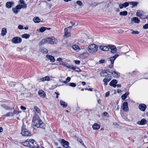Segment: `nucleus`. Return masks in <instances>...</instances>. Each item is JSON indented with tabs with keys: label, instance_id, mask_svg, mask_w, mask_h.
I'll return each instance as SVG.
<instances>
[{
	"label": "nucleus",
	"instance_id": "51",
	"mask_svg": "<svg viewBox=\"0 0 148 148\" xmlns=\"http://www.w3.org/2000/svg\"><path fill=\"white\" fill-rule=\"evenodd\" d=\"M131 31H132L131 33L133 34H139L138 32L137 31H134L133 29H132Z\"/></svg>",
	"mask_w": 148,
	"mask_h": 148
},
{
	"label": "nucleus",
	"instance_id": "16",
	"mask_svg": "<svg viewBox=\"0 0 148 148\" xmlns=\"http://www.w3.org/2000/svg\"><path fill=\"white\" fill-rule=\"evenodd\" d=\"M89 56V54L88 52H84L83 53L80 54L79 55L80 58L82 59L85 58H86L88 57Z\"/></svg>",
	"mask_w": 148,
	"mask_h": 148
},
{
	"label": "nucleus",
	"instance_id": "24",
	"mask_svg": "<svg viewBox=\"0 0 148 148\" xmlns=\"http://www.w3.org/2000/svg\"><path fill=\"white\" fill-rule=\"evenodd\" d=\"M47 43V39H42L39 43V45L40 46L43 45Z\"/></svg>",
	"mask_w": 148,
	"mask_h": 148
},
{
	"label": "nucleus",
	"instance_id": "38",
	"mask_svg": "<svg viewBox=\"0 0 148 148\" xmlns=\"http://www.w3.org/2000/svg\"><path fill=\"white\" fill-rule=\"evenodd\" d=\"M60 64L63 65L64 66L68 68L70 67V64L66 62H63L62 63Z\"/></svg>",
	"mask_w": 148,
	"mask_h": 148
},
{
	"label": "nucleus",
	"instance_id": "52",
	"mask_svg": "<svg viewBox=\"0 0 148 148\" xmlns=\"http://www.w3.org/2000/svg\"><path fill=\"white\" fill-rule=\"evenodd\" d=\"M103 115L104 116L108 117L109 116V114L107 112H105L103 113Z\"/></svg>",
	"mask_w": 148,
	"mask_h": 148
},
{
	"label": "nucleus",
	"instance_id": "34",
	"mask_svg": "<svg viewBox=\"0 0 148 148\" xmlns=\"http://www.w3.org/2000/svg\"><path fill=\"white\" fill-rule=\"evenodd\" d=\"M138 3V2L132 1L129 2V4H130V5H132V8L137 6Z\"/></svg>",
	"mask_w": 148,
	"mask_h": 148
},
{
	"label": "nucleus",
	"instance_id": "40",
	"mask_svg": "<svg viewBox=\"0 0 148 148\" xmlns=\"http://www.w3.org/2000/svg\"><path fill=\"white\" fill-rule=\"evenodd\" d=\"M93 46H94V47H93V52H96L98 50V46L94 44H93Z\"/></svg>",
	"mask_w": 148,
	"mask_h": 148
},
{
	"label": "nucleus",
	"instance_id": "41",
	"mask_svg": "<svg viewBox=\"0 0 148 148\" xmlns=\"http://www.w3.org/2000/svg\"><path fill=\"white\" fill-rule=\"evenodd\" d=\"M47 43L51 44H53L52 43V37L51 38H47Z\"/></svg>",
	"mask_w": 148,
	"mask_h": 148
},
{
	"label": "nucleus",
	"instance_id": "53",
	"mask_svg": "<svg viewBox=\"0 0 148 148\" xmlns=\"http://www.w3.org/2000/svg\"><path fill=\"white\" fill-rule=\"evenodd\" d=\"M76 3L79 6H81L82 3V2L80 1H78L76 2Z\"/></svg>",
	"mask_w": 148,
	"mask_h": 148
},
{
	"label": "nucleus",
	"instance_id": "29",
	"mask_svg": "<svg viewBox=\"0 0 148 148\" xmlns=\"http://www.w3.org/2000/svg\"><path fill=\"white\" fill-rule=\"evenodd\" d=\"M131 21H134L135 23H138L140 22V20L137 17H134L132 18Z\"/></svg>",
	"mask_w": 148,
	"mask_h": 148
},
{
	"label": "nucleus",
	"instance_id": "4",
	"mask_svg": "<svg viewBox=\"0 0 148 148\" xmlns=\"http://www.w3.org/2000/svg\"><path fill=\"white\" fill-rule=\"evenodd\" d=\"M41 121L38 116H34L32 119V123L35 126L37 127V124L40 123V121Z\"/></svg>",
	"mask_w": 148,
	"mask_h": 148
},
{
	"label": "nucleus",
	"instance_id": "20",
	"mask_svg": "<svg viewBox=\"0 0 148 148\" xmlns=\"http://www.w3.org/2000/svg\"><path fill=\"white\" fill-rule=\"evenodd\" d=\"M64 36L66 37V38H68L71 36V34L70 33L68 32V29L67 28L64 29Z\"/></svg>",
	"mask_w": 148,
	"mask_h": 148
},
{
	"label": "nucleus",
	"instance_id": "32",
	"mask_svg": "<svg viewBox=\"0 0 148 148\" xmlns=\"http://www.w3.org/2000/svg\"><path fill=\"white\" fill-rule=\"evenodd\" d=\"M100 128V125H99L97 123H95L93 124V129L95 130H97L99 129Z\"/></svg>",
	"mask_w": 148,
	"mask_h": 148
},
{
	"label": "nucleus",
	"instance_id": "48",
	"mask_svg": "<svg viewBox=\"0 0 148 148\" xmlns=\"http://www.w3.org/2000/svg\"><path fill=\"white\" fill-rule=\"evenodd\" d=\"M20 112H21L20 111H16V110H14V111L13 112H12V113L13 114V116H14V114H18L19 113H20Z\"/></svg>",
	"mask_w": 148,
	"mask_h": 148
},
{
	"label": "nucleus",
	"instance_id": "49",
	"mask_svg": "<svg viewBox=\"0 0 148 148\" xmlns=\"http://www.w3.org/2000/svg\"><path fill=\"white\" fill-rule=\"evenodd\" d=\"M69 85L71 87H76V84L74 83H70L69 84Z\"/></svg>",
	"mask_w": 148,
	"mask_h": 148
},
{
	"label": "nucleus",
	"instance_id": "62",
	"mask_svg": "<svg viewBox=\"0 0 148 148\" xmlns=\"http://www.w3.org/2000/svg\"><path fill=\"white\" fill-rule=\"evenodd\" d=\"M110 92L109 91L106 92L105 94V97H108L110 95Z\"/></svg>",
	"mask_w": 148,
	"mask_h": 148
},
{
	"label": "nucleus",
	"instance_id": "5",
	"mask_svg": "<svg viewBox=\"0 0 148 148\" xmlns=\"http://www.w3.org/2000/svg\"><path fill=\"white\" fill-rule=\"evenodd\" d=\"M60 143L65 148H70L69 146V143L64 139H62Z\"/></svg>",
	"mask_w": 148,
	"mask_h": 148
},
{
	"label": "nucleus",
	"instance_id": "9",
	"mask_svg": "<svg viewBox=\"0 0 148 148\" xmlns=\"http://www.w3.org/2000/svg\"><path fill=\"white\" fill-rule=\"evenodd\" d=\"M111 50L110 52L112 54L116 53L117 51V49L116 47L113 45H110L109 49Z\"/></svg>",
	"mask_w": 148,
	"mask_h": 148
},
{
	"label": "nucleus",
	"instance_id": "19",
	"mask_svg": "<svg viewBox=\"0 0 148 148\" xmlns=\"http://www.w3.org/2000/svg\"><path fill=\"white\" fill-rule=\"evenodd\" d=\"M37 128L40 127L43 129L45 128V124L41 121H40V123L39 124H37Z\"/></svg>",
	"mask_w": 148,
	"mask_h": 148
},
{
	"label": "nucleus",
	"instance_id": "7",
	"mask_svg": "<svg viewBox=\"0 0 148 148\" xmlns=\"http://www.w3.org/2000/svg\"><path fill=\"white\" fill-rule=\"evenodd\" d=\"M12 42L14 44H17L21 43L22 42V39L18 37L13 38L12 40Z\"/></svg>",
	"mask_w": 148,
	"mask_h": 148
},
{
	"label": "nucleus",
	"instance_id": "8",
	"mask_svg": "<svg viewBox=\"0 0 148 148\" xmlns=\"http://www.w3.org/2000/svg\"><path fill=\"white\" fill-rule=\"evenodd\" d=\"M103 79V82H104V85L105 86H106L108 84V83L112 79V77L110 75H107Z\"/></svg>",
	"mask_w": 148,
	"mask_h": 148
},
{
	"label": "nucleus",
	"instance_id": "14",
	"mask_svg": "<svg viewBox=\"0 0 148 148\" xmlns=\"http://www.w3.org/2000/svg\"><path fill=\"white\" fill-rule=\"evenodd\" d=\"M129 5V2H125L122 4H120L119 5V7L120 9H122L123 8H125Z\"/></svg>",
	"mask_w": 148,
	"mask_h": 148
},
{
	"label": "nucleus",
	"instance_id": "12",
	"mask_svg": "<svg viewBox=\"0 0 148 148\" xmlns=\"http://www.w3.org/2000/svg\"><path fill=\"white\" fill-rule=\"evenodd\" d=\"M146 108L147 106L144 103L140 104L138 106L139 109L142 111H144Z\"/></svg>",
	"mask_w": 148,
	"mask_h": 148
},
{
	"label": "nucleus",
	"instance_id": "25",
	"mask_svg": "<svg viewBox=\"0 0 148 148\" xmlns=\"http://www.w3.org/2000/svg\"><path fill=\"white\" fill-rule=\"evenodd\" d=\"M22 144L25 146L29 148H30L31 146L29 143V142L27 140L24 142H23Z\"/></svg>",
	"mask_w": 148,
	"mask_h": 148
},
{
	"label": "nucleus",
	"instance_id": "58",
	"mask_svg": "<svg viewBox=\"0 0 148 148\" xmlns=\"http://www.w3.org/2000/svg\"><path fill=\"white\" fill-rule=\"evenodd\" d=\"M30 148H40V147H39L38 145V146L35 145L34 146H33L31 145V146L30 147Z\"/></svg>",
	"mask_w": 148,
	"mask_h": 148
},
{
	"label": "nucleus",
	"instance_id": "42",
	"mask_svg": "<svg viewBox=\"0 0 148 148\" xmlns=\"http://www.w3.org/2000/svg\"><path fill=\"white\" fill-rule=\"evenodd\" d=\"M2 107L6 110H9L11 109V108L5 104L2 105Z\"/></svg>",
	"mask_w": 148,
	"mask_h": 148
},
{
	"label": "nucleus",
	"instance_id": "57",
	"mask_svg": "<svg viewBox=\"0 0 148 148\" xmlns=\"http://www.w3.org/2000/svg\"><path fill=\"white\" fill-rule=\"evenodd\" d=\"M105 62V60H103V59H101V60H100L99 61V62L100 64H102V63H104Z\"/></svg>",
	"mask_w": 148,
	"mask_h": 148
},
{
	"label": "nucleus",
	"instance_id": "11",
	"mask_svg": "<svg viewBox=\"0 0 148 148\" xmlns=\"http://www.w3.org/2000/svg\"><path fill=\"white\" fill-rule=\"evenodd\" d=\"M122 109L123 110L126 112H128L129 111L128 104L126 102H123V104Z\"/></svg>",
	"mask_w": 148,
	"mask_h": 148
},
{
	"label": "nucleus",
	"instance_id": "10",
	"mask_svg": "<svg viewBox=\"0 0 148 148\" xmlns=\"http://www.w3.org/2000/svg\"><path fill=\"white\" fill-rule=\"evenodd\" d=\"M110 45H108L107 46L102 45L100 46L99 48L101 50L103 51H107L109 49Z\"/></svg>",
	"mask_w": 148,
	"mask_h": 148
},
{
	"label": "nucleus",
	"instance_id": "36",
	"mask_svg": "<svg viewBox=\"0 0 148 148\" xmlns=\"http://www.w3.org/2000/svg\"><path fill=\"white\" fill-rule=\"evenodd\" d=\"M7 31L6 29L5 28H3L1 30V35L3 36H4L6 34Z\"/></svg>",
	"mask_w": 148,
	"mask_h": 148
},
{
	"label": "nucleus",
	"instance_id": "54",
	"mask_svg": "<svg viewBox=\"0 0 148 148\" xmlns=\"http://www.w3.org/2000/svg\"><path fill=\"white\" fill-rule=\"evenodd\" d=\"M19 2L21 4H23V5H24L25 4L27 6L26 4L24 3V1L23 0H20Z\"/></svg>",
	"mask_w": 148,
	"mask_h": 148
},
{
	"label": "nucleus",
	"instance_id": "60",
	"mask_svg": "<svg viewBox=\"0 0 148 148\" xmlns=\"http://www.w3.org/2000/svg\"><path fill=\"white\" fill-rule=\"evenodd\" d=\"M74 62L75 63L77 64H79L80 63V61L78 60H75Z\"/></svg>",
	"mask_w": 148,
	"mask_h": 148
},
{
	"label": "nucleus",
	"instance_id": "13",
	"mask_svg": "<svg viewBox=\"0 0 148 148\" xmlns=\"http://www.w3.org/2000/svg\"><path fill=\"white\" fill-rule=\"evenodd\" d=\"M117 83V81L115 79H114L112 80L110 82L109 85L111 86H112L114 88L116 87V84Z\"/></svg>",
	"mask_w": 148,
	"mask_h": 148
},
{
	"label": "nucleus",
	"instance_id": "21",
	"mask_svg": "<svg viewBox=\"0 0 148 148\" xmlns=\"http://www.w3.org/2000/svg\"><path fill=\"white\" fill-rule=\"evenodd\" d=\"M38 94L42 98H45L46 95L45 92L42 90H39L38 92Z\"/></svg>",
	"mask_w": 148,
	"mask_h": 148
},
{
	"label": "nucleus",
	"instance_id": "30",
	"mask_svg": "<svg viewBox=\"0 0 148 148\" xmlns=\"http://www.w3.org/2000/svg\"><path fill=\"white\" fill-rule=\"evenodd\" d=\"M129 94V92L128 91L126 92L124 94L122 95L121 98L122 99L125 100L127 98V96Z\"/></svg>",
	"mask_w": 148,
	"mask_h": 148
},
{
	"label": "nucleus",
	"instance_id": "6",
	"mask_svg": "<svg viewBox=\"0 0 148 148\" xmlns=\"http://www.w3.org/2000/svg\"><path fill=\"white\" fill-rule=\"evenodd\" d=\"M121 54L119 52H117L113 56L111 57L110 58V61L111 62V63L114 64V60L118 57L119 55H121Z\"/></svg>",
	"mask_w": 148,
	"mask_h": 148
},
{
	"label": "nucleus",
	"instance_id": "39",
	"mask_svg": "<svg viewBox=\"0 0 148 148\" xmlns=\"http://www.w3.org/2000/svg\"><path fill=\"white\" fill-rule=\"evenodd\" d=\"M127 14V12L126 11H124L123 12H120V15L121 16H126Z\"/></svg>",
	"mask_w": 148,
	"mask_h": 148
},
{
	"label": "nucleus",
	"instance_id": "55",
	"mask_svg": "<svg viewBox=\"0 0 148 148\" xmlns=\"http://www.w3.org/2000/svg\"><path fill=\"white\" fill-rule=\"evenodd\" d=\"M143 28L145 29H147L148 28V23L145 24L143 26Z\"/></svg>",
	"mask_w": 148,
	"mask_h": 148
},
{
	"label": "nucleus",
	"instance_id": "18",
	"mask_svg": "<svg viewBox=\"0 0 148 148\" xmlns=\"http://www.w3.org/2000/svg\"><path fill=\"white\" fill-rule=\"evenodd\" d=\"M46 57L48 59L50 60L51 62H54L55 61V59L54 56L49 55H47Z\"/></svg>",
	"mask_w": 148,
	"mask_h": 148
},
{
	"label": "nucleus",
	"instance_id": "63",
	"mask_svg": "<svg viewBox=\"0 0 148 148\" xmlns=\"http://www.w3.org/2000/svg\"><path fill=\"white\" fill-rule=\"evenodd\" d=\"M20 108L22 110H26V108L23 106H20Z\"/></svg>",
	"mask_w": 148,
	"mask_h": 148
},
{
	"label": "nucleus",
	"instance_id": "23",
	"mask_svg": "<svg viewBox=\"0 0 148 148\" xmlns=\"http://www.w3.org/2000/svg\"><path fill=\"white\" fill-rule=\"evenodd\" d=\"M39 51L44 53H47L48 52V50L44 47L40 48L39 49Z\"/></svg>",
	"mask_w": 148,
	"mask_h": 148
},
{
	"label": "nucleus",
	"instance_id": "22",
	"mask_svg": "<svg viewBox=\"0 0 148 148\" xmlns=\"http://www.w3.org/2000/svg\"><path fill=\"white\" fill-rule=\"evenodd\" d=\"M139 72L137 70H135L133 71L132 72L129 73H128L127 75L129 76H132L134 75H136Z\"/></svg>",
	"mask_w": 148,
	"mask_h": 148
},
{
	"label": "nucleus",
	"instance_id": "31",
	"mask_svg": "<svg viewBox=\"0 0 148 148\" xmlns=\"http://www.w3.org/2000/svg\"><path fill=\"white\" fill-rule=\"evenodd\" d=\"M40 19L38 17H35L33 19L34 22L36 23H38L40 22Z\"/></svg>",
	"mask_w": 148,
	"mask_h": 148
},
{
	"label": "nucleus",
	"instance_id": "15",
	"mask_svg": "<svg viewBox=\"0 0 148 148\" xmlns=\"http://www.w3.org/2000/svg\"><path fill=\"white\" fill-rule=\"evenodd\" d=\"M14 4V3L13 1L7 2L6 3L5 6L6 8L9 9L11 8Z\"/></svg>",
	"mask_w": 148,
	"mask_h": 148
},
{
	"label": "nucleus",
	"instance_id": "50",
	"mask_svg": "<svg viewBox=\"0 0 148 148\" xmlns=\"http://www.w3.org/2000/svg\"><path fill=\"white\" fill-rule=\"evenodd\" d=\"M52 43L53 44H56L57 42V40L54 37H52Z\"/></svg>",
	"mask_w": 148,
	"mask_h": 148
},
{
	"label": "nucleus",
	"instance_id": "47",
	"mask_svg": "<svg viewBox=\"0 0 148 148\" xmlns=\"http://www.w3.org/2000/svg\"><path fill=\"white\" fill-rule=\"evenodd\" d=\"M9 85L11 87H14L15 85V83L14 82H10L9 84Z\"/></svg>",
	"mask_w": 148,
	"mask_h": 148
},
{
	"label": "nucleus",
	"instance_id": "64",
	"mask_svg": "<svg viewBox=\"0 0 148 148\" xmlns=\"http://www.w3.org/2000/svg\"><path fill=\"white\" fill-rule=\"evenodd\" d=\"M55 93L56 95V97L57 98H58V96L60 95L59 93L58 92H55Z\"/></svg>",
	"mask_w": 148,
	"mask_h": 148
},
{
	"label": "nucleus",
	"instance_id": "26",
	"mask_svg": "<svg viewBox=\"0 0 148 148\" xmlns=\"http://www.w3.org/2000/svg\"><path fill=\"white\" fill-rule=\"evenodd\" d=\"M87 50L90 53H92V44H91L88 46Z\"/></svg>",
	"mask_w": 148,
	"mask_h": 148
},
{
	"label": "nucleus",
	"instance_id": "2",
	"mask_svg": "<svg viewBox=\"0 0 148 148\" xmlns=\"http://www.w3.org/2000/svg\"><path fill=\"white\" fill-rule=\"evenodd\" d=\"M21 134L23 136H27L31 135V133L26 128V127L24 124H23L21 127Z\"/></svg>",
	"mask_w": 148,
	"mask_h": 148
},
{
	"label": "nucleus",
	"instance_id": "37",
	"mask_svg": "<svg viewBox=\"0 0 148 148\" xmlns=\"http://www.w3.org/2000/svg\"><path fill=\"white\" fill-rule=\"evenodd\" d=\"M30 36V35L29 34H23L21 36V37L22 38H25L26 39L29 38Z\"/></svg>",
	"mask_w": 148,
	"mask_h": 148
},
{
	"label": "nucleus",
	"instance_id": "56",
	"mask_svg": "<svg viewBox=\"0 0 148 148\" xmlns=\"http://www.w3.org/2000/svg\"><path fill=\"white\" fill-rule=\"evenodd\" d=\"M18 28L19 29H24L23 26L21 25H19L18 26Z\"/></svg>",
	"mask_w": 148,
	"mask_h": 148
},
{
	"label": "nucleus",
	"instance_id": "3",
	"mask_svg": "<svg viewBox=\"0 0 148 148\" xmlns=\"http://www.w3.org/2000/svg\"><path fill=\"white\" fill-rule=\"evenodd\" d=\"M27 6L24 4V5H20L18 4L17 5L15 8H13L12 9V10L14 13L15 14H17L19 12V10L23 8H26Z\"/></svg>",
	"mask_w": 148,
	"mask_h": 148
},
{
	"label": "nucleus",
	"instance_id": "27",
	"mask_svg": "<svg viewBox=\"0 0 148 148\" xmlns=\"http://www.w3.org/2000/svg\"><path fill=\"white\" fill-rule=\"evenodd\" d=\"M68 68H70V69H71L73 70H74V71H79V70H80V69L79 68L77 67H76L75 66H74L73 65H70V67H69Z\"/></svg>",
	"mask_w": 148,
	"mask_h": 148
},
{
	"label": "nucleus",
	"instance_id": "1",
	"mask_svg": "<svg viewBox=\"0 0 148 148\" xmlns=\"http://www.w3.org/2000/svg\"><path fill=\"white\" fill-rule=\"evenodd\" d=\"M100 75L103 77L111 75L116 78H118L120 77L119 73L116 72L115 70H112L110 69L103 70L100 72Z\"/></svg>",
	"mask_w": 148,
	"mask_h": 148
},
{
	"label": "nucleus",
	"instance_id": "46",
	"mask_svg": "<svg viewBox=\"0 0 148 148\" xmlns=\"http://www.w3.org/2000/svg\"><path fill=\"white\" fill-rule=\"evenodd\" d=\"M34 109L35 110V111H36V112L38 113H39L40 112V109L39 108H38L36 106H35L34 107Z\"/></svg>",
	"mask_w": 148,
	"mask_h": 148
},
{
	"label": "nucleus",
	"instance_id": "43",
	"mask_svg": "<svg viewBox=\"0 0 148 148\" xmlns=\"http://www.w3.org/2000/svg\"><path fill=\"white\" fill-rule=\"evenodd\" d=\"M136 15L138 16L141 18V16H143L142 13L140 11L138 10L136 12Z\"/></svg>",
	"mask_w": 148,
	"mask_h": 148
},
{
	"label": "nucleus",
	"instance_id": "44",
	"mask_svg": "<svg viewBox=\"0 0 148 148\" xmlns=\"http://www.w3.org/2000/svg\"><path fill=\"white\" fill-rule=\"evenodd\" d=\"M46 30V27H41L39 29V31L41 32H43Z\"/></svg>",
	"mask_w": 148,
	"mask_h": 148
},
{
	"label": "nucleus",
	"instance_id": "33",
	"mask_svg": "<svg viewBox=\"0 0 148 148\" xmlns=\"http://www.w3.org/2000/svg\"><path fill=\"white\" fill-rule=\"evenodd\" d=\"M60 104L61 106H62L64 108H65L67 107V103L62 100L60 101Z\"/></svg>",
	"mask_w": 148,
	"mask_h": 148
},
{
	"label": "nucleus",
	"instance_id": "28",
	"mask_svg": "<svg viewBox=\"0 0 148 148\" xmlns=\"http://www.w3.org/2000/svg\"><path fill=\"white\" fill-rule=\"evenodd\" d=\"M72 48L76 51H78L80 50L79 47L77 45H73L72 47Z\"/></svg>",
	"mask_w": 148,
	"mask_h": 148
},
{
	"label": "nucleus",
	"instance_id": "61",
	"mask_svg": "<svg viewBox=\"0 0 148 148\" xmlns=\"http://www.w3.org/2000/svg\"><path fill=\"white\" fill-rule=\"evenodd\" d=\"M79 142L80 143L81 145L85 146L83 142L82 139H80L79 140Z\"/></svg>",
	"mask_w": 148,
	"mask_h": 148
},
{
	"label": "nucleus",
	"instance_id": "45",
	"mask_svg": "<svg viewBox=\"0 0 148 148\" xmlns=\"http://www.w3.org/2000/svg\"><path fill=\"white\" fill-rule=\"evenodd\" d=\"M3 116H13L12 112H9L7 113L5 115H3Z\"/></svg>",
	"mask_w": 148,
	"mask_h": 148
},
{
	"label": "nucleus",
	"instance_id": "59",
	"mask_svg": "<svg viewBox=\"0 0 148 148\" xmlns=\"http://www.w3.org/2000/svg\"><path fill=\"white\" fill-rule=\"evenodd\" d=\"M29 143H31L32 144H33L35 142V140L33 139H32L29 140Z\"/></svg>",
	"mask_w": 148,
	"mask_h": 148
},
{
	"label": "nucleus",
	"instance_id": "35",
	"mask_svg": "<svg viewBox=\"0 0 148 148\" xmlns=\"http://www.w3.org/2000/svg\"><path fill=\"white\" fill-rule=\"evenodd\" d=\"M50 77L47 76L40 79V80L42 82H44L46 81H49L50 80Z\"/></svg>",
	"mask_w": 148,
	"mask_h": 148
},
{
	"label": "nucleus",
	"instance_id": "17",
	"mask_svg": "<svg viewBox=\"0 0 148 148\" xmlns=\"http://www.w3.org/2000/svg\"><path fill=\"white\" fill-rule=\"evenodd\" d=\"M147 123L146 120L145 119H143L140 121H138L137 123L138 125H144Z\"/></svg>",
	"mask_w": 148,
	"mask_h": 148
}]
</instances>
